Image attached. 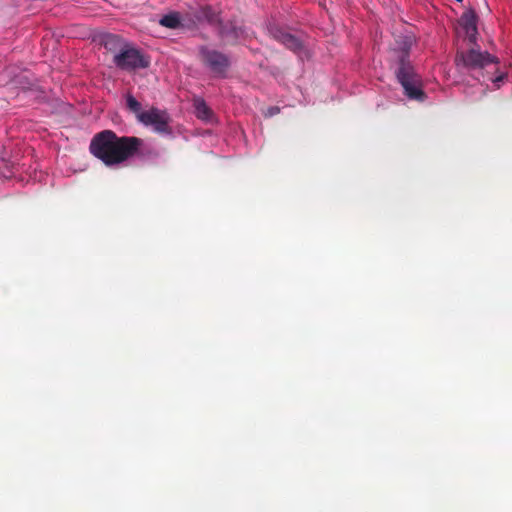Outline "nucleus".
Wrapping results in <instances>:
<instances>
[{"instance_id":"nucleus-1","label":"nucleus","mask_w":512,"mask_h":512,"mask_svg":"<svg viewBox=\"0 0 512 512\" xmlns=\"http://www.w3.org/2000/svg\"><path fill=\"white\" fill-rule=\"evenodd\" d=\"M142 145L135 136H118L112 130L96 133L89 146L90 153L106 166H116L133 158Z\"/></svg>"},{"instance_id":"nucleus-2","label":"nucleus","mask_w":512,"mask_h":512,"mask_svg":"<svg viewBox=\"0 0 512 512\" xmlns=\"http://www.w3.org/2000/svg\"><path fill=\"white\" fill-rule=\"evenodd\" d=\"M455 64L459 70L467 71L478 81H492L496 88H500L507 79L505 72H499L498 58L479 48L472 47L467 51H458Z\"/></svg>"},{"instance_id":"nucleus-3","label":"nucleus","mask_w":512,"mask_h":512,"mask_svg":"<svg viewBox=\"0 0 512 512\" xmlns=\"http://www.w3.org/2000/svg\"><path fill=\"white\" fill-rule=\"evenodd\" d=\"M411 46V37H403L399 42V47L395 50L397 65L395 76L408 99L423 102L426 99V94L422 87V78L409 60Z\"/></svg>"},{"instance_id":"nucleus-4","label":"nucleus","mask_w":512,"mask_h":512,"mask_svg":"<svg viewBox=\"0 0 512 512\" xmlns=\"http://www.w3.org/2000/svg\"><path fill=\"white\" fill-rule=\"evenodd\" d=\"M113 63L121 70L133 71L137 69L147 68L150 65L148 57L144 56L140 50L126 43L113 56Z\"/></svg>"},{"instance_id":"nucleus-5","label":"nucleus","mask_w":512,"mask_h":512,"mask_svg":"<svg viewBox=\"0 0 512 512\" xmlns=\"http://www.w3.org/2000/svg\"><path fill=\"white\" fill-rule=\"evenodd\" d=\"M199 59L214 75L220 77L225 76L231 65L228 55L205 45L199 47Z\"/></svg>"},{"instance_id":"nucleus-6","label":"nucleus","mask_w":512,"mask_h":512,"mask_svg":"<svg viewBox=\"0 0 512 512\" xmlns=\"http://www.w3.org/2000/svg\"><path fill=\"white\" fill-rule=\"evenodd\" d=\"M169 115L166 111L152 107L139 115V122L146 126H153L158 133L169 132Z\"/></svg>"},{"instance_id":"nucleus-7","label":"nucleus","mask_w":512,"mask_h":512,"mask_svg":"<svg viewBox=\"0 0 512 512\" xmlns=\"http://www.w3.org/2000/svg\"><path fill=\"white\" fill-rule=\"evenodd\" d=\"M270 34L276 41L297 54L299 57L302 58V56L306 54L303 42L297 36L278 27H272L270 29Z\"/></svg>"},{"instance_id":"nucleus-8","label":"nucleus","mask_w":512,"mask_h":512,"mask_svg":"<svg viewBox=\"0 0 512 512\" xmlns=\"http://www.w3.org/2000/svg\"><path fill=\"white\" fill-rule=\"evenodd\" d=\"M220 35L226 43L234 44L246 37V31L238 21H230L225 25L221 24Z\"/></svg>"},{"instance_id":"nucleus-9","label":"nucleus","mask_w":512,"mask_h":512,"mask_svg":"<svg viewBox=\"0 0 512 512\" xmlns=\"http://www.w3.org/2000/svg\"><path fill=\"white\" fill-rule=\"evenodd\" d=\"M102 42L104 47L114 54L120 50V47L126 45V43L123 42L122 38L115 34L105 35L102 39Z\"/></svg>"},{"instance_id":"nucleus-10","label":"nucleus","mask_w":512,"mask_h":512,"mask_svg":"<svg viewBox=\"0 0 512 512\" xmlns=\"http://www.w3.org/2000/svg\"><path fill=\"white\" fill-rule=\"evenodd\" d=\"M194 108H195V114L197 118L205 121H209L213 117L212 110L208 107L206 102L203 99H195L194 100Z\"/></svg>"},{"instance_id":"nucleus-11","label":"nucleus","mask_w":512,"mask_h":512,"mask_svg":"<svg viewBox=\"0 0 512 512\" xmlns=\"http://www.w3.org/2000/svg\"><path fill=\"white\" fill-rule=\"evenodd\" d=\"M460 24L465 31L474 32L477 29V15L474 11H466L460 18Z\"/></svg>"},{"instance_id":"nucleus-12","label":"nucleus","mask_w":512,"mask_h":512,"mask_svg":"<svg viewBox=\"0 0 512 512\" xmlns=\"http://www.w3.org/2000/svg\"><path fill=\"white\" fill-rule=\"evenodd\" d=\"M159 23L161 26L170 28V29H175V28L179 27L181 24L180 17L178 15V13H170V14L164 15L159 20Z\"/></svg>"},{"instance_id":"nucleus-13","label":"nucleus","mask_w":512,"mask_h":512,"mask_svg":"<svg viewBox=\"0 0 512 512\" xmlns=\"http://www.w3.org/2000/svg\"><path fill=\"white\" fill-rule=\"evenodd\" d=\"M126 105L127 108L136 114L137 119L139 120V115L141 113H144V111L141 110V104L140 102L131 94L126 95Z\"/></svg>"},{"instance_id":"nucleus-14","label":"nucleus","mask_w":512,"mask_h":512,"mask_svg":"<svg viewBox=\"0 0 512 512\" xmlns=\"http://www.w3.org/2000/svg\"><path fill=\"white\" fill-rule=\"evenodd\" d=\"M204 15L210 23H220L219 16L211 8L207 7L204 9Z\"/></svg>"},{"instance_id":"nucleus-15","label":"nucleus","mask_w":512,"mask_h":512,"mask_svg":"<svg viewBox=\"0 0 512 512\" xmlns=\"http://www.w3.org/2000/svg\"><path fill=\"white\" fill-rule=\"evenodd\" d=\"M465 34H466V37H467L469 43H471L473 45H476L478 30L475 29L474 32H472V31H465Z\"/></svg>"},{"instance_id":"nucleus-16","label":"nucleus","mask_w":512,"mask_h":512,"mask_svg":"<svg viewBox=\"0 0 512 512\" xmlns=\"http://www.w3.org/2000/svg\"><path fill=\"white\" fill-rule=\"evenodd\" d=\"M279 112H280L279 107L272 106V107L268 108L267 112L265 113V116L271 117V116L278 114Z\"/></svg>"},{"instance_id":"nucleus-17","label":"nucleus","mask_w":512,"mask_h":512,"mask_svg":"<svg viewBox=\"0 0 512 512\" xmlns=\"http://www.w3.org/2000/svg\"><path fill=\"white\" fill-rule=\"evenodd\" d=\"M457 2H462L463 0H456Z\"/></svg>"}]
</instances>
